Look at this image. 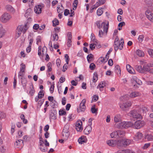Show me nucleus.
Returning <instances> with one entry per match:
<instances>
[{"label": "nucleus", "mask_w": 153, "mask_h": 153, "mask_svg": "<svg viewBox=\"0 0 153 153\" xmlns=\"http://www.w3.org/2000/svg\"><path fill=\"white\" fill-rule=\"evenodd\" d=\"M96 44H91L90 45V48L91 50H93L95 48Z\"/></svg>", "instance_id": "nucleus-56"}, {"label": "nucleus", "mask_w": 153, "mask_h": 153, "mask_svg": "<svg viewBox=\"0 0 153 153\" xmlns=\"http://www.w3.org/2000/svg\"><path fill=\"white\" fill-rule=\"evenodd\" d=\"M143 137V134L140 132H137L134 137V140L135 141H139L142 139Z\"/></svg>", "instance_id": "nucleus-10"}, {"label": "nucleus", "mask_w": 153, "mask_h": 153, "mask_svg": "<svg viewBox=\"0 0 153 153\" xmlns=\"http://www.w3.org/2000/svg\"><path fill=\"white\" fill-rule=\"evenodd\" d=\"M144 38V36L143 35H140L138 38L139 41L140 42H142Z\"/></svg>", "instance_id": "nucleus-54"}, {"label": "nucleus", "mask_w": 153, "mask_h": 153, "mask_svg": "<svg viewBox=\"0 0 153 153\" xmlns=\"http://www.w3.org/2000/svg\"><path fill=\"white\" fill-rule=\"evenodd\" d=\"M53 26L54 27L59 24V22L57 19L55 18L53 21Z\"/></svg>", "instance_id": "nucleus-36"}, {"label": "nucleus", "mask_w": 153, "mask_h": 153, "mask_svg": "<svg viewBox=\"0 0 153 153\" xmlns=\"http://www.w3.org/2000/svg\"><path fill=\"white\" fill-rule=\"evenodd\" d=\"M150 146V143H149L145 144L142 147L143 149H145L148 148Z\"/></svg>", "instance_id": "nucleus-51"}, {"label": "nucleus", "mask_w": 153, "mask_h": 153, "mask_svg": "<svg viewBox=\"0 0 153 153\" xmlns=\"http://www.w3.org/2000/svg\"><path fill=\"white\" fill-rule=\"evenodd\" d=\"M23 141L22 140H19L16 141L14 143V146L15 148L21 149L23 146Z\"/></svg>", "instance_id": "nucleus-9"}, {"label": "nucleus", "mask_w": 153, "mask_h": 153, "mask_svg": "<svg viewBox=\"0 0 153 153\" xmlns=\"http://www.w3.org/2000/svg\"><path fill=\"white\" fill-rule=\"evenodd\" d=\"M63 138L66 140L69 135V133L68 132V128L66 127H64L62 132Z\"/></svg>", "instance_id": "nucleus-8"}, {"label": "nucleus", "mask_w": 153, "mask_h": 153, "mask_svg": "<svg viewBox=\"0 0 153 153\" xmlns=\"http://www.w3.org/2000/svg\"><path fill=\"white\" fill-rule=\"evenodd\" d=\"M95 67V65L93 63H91L90 65L89 68L91 70H94Z\"/></svg>", "instance_id": "nucleus-58"}, {"label": "nucleus", "mask_w": 153, "mask_h": 153, "mask_svg": "<svg viewBox=\"0 0 153 153\" xmlns=\"http://www.w3.org/2000/svg\"><path fill=\"white\" fill-rule=\"evenodd\" d=\"M47 67L48 68V72H50L52 71V68H51V66L52 65L51 63V62H49L48 64L47 65Z\"/></svg>", "instance_id": "nucleus-43"}, {"label": "nucleus", "mask_w": 153, "mask_h": 153, "mask_svg": "<svg viewBox=\"0 0 153 153\" xmlns=\"http://www.w3.org/2000/svg\"><path fill=\"white\" fill-rule=\"evenodd\" d=\"M39 147L41 151L43 152H45L48 150V148H45L44 146V145H42V146H39Z\"/></svg>", "instance_id": "nucleus-45"}, {"label": "nucleus", "mask_w": 153, "mask_h": 153, "mask_svg": "<svg viewBox=\"0 0 153 153\" xmlns=\"http://www.w3.org/2000/svg\"><path fill=\"white\" fill-rule=\"evenodd\" d=\"M103 11L101 8H99L97 11V13L98 16H101L103 13Z\"/></svg>", "instance_id": "nucleus-40"}, {"label": "nucleus", "mask_w": 153, "mask_h": 153, "mask_svg": "<svg viewBox=\"0 0 153 153\" xmlns=\"http://www.w3.org/2000/svg\"><path fill=\"white\" fill-rule=\"evenodd\" d=\"M93 58V55L91 53L88 54L87 57V60L89 63L91 62Z\"/></svg>", "instance_id": "nucleus-32"}, {"label": "nucleus", "mask_w": 153, "mask_h": 153, "mask_svg": "<svg viewBox=\"0 0 153 153\" xmlns=\"http://www.w3.org/2000/svg\"><path fill=\"white\" fill-rule=\"evenodd\" d=\"M11 18V16L8 13H4L1 16L0 20L3 22H6Z\"/></svg>", "instance_id": "nucleus-5"}, {"label": "nucleus", "mask_w": 153, "mask_h": 153, "mask_svg": "<svg viewBox=\"0 0 153 153\" xmlns=\"http://www.w3.org/2000/svg\"><path fill=\"white\" fill-rule=\"evenodd\" d=\"M25 68V65L22 63L21 64V68L20 71L24 72Z\"/></svg>", "instance_id": "nucleus-47"}, {"label": "nucleus", "mask_w": 153, "mask_h": 153, "mask_svg": "<svg viewBox=\"0 0 153 153\" xmlns=\"http://www.w3.org/2000/svg\"><path fill=\"white\" fill-rule=\"evenodd\" d=\"M110 136L112 138H118V134L117 131L113 132L110 134Z\"/></svg>", "instance_id": "nucleus-29"}, {"label": "nucleus", "mask_w": 153, "mask_h": 153, "mask_svg": "<svg viewBox=\"0 0 153 153\" xmlns=\"http://www.w3.org/2000/svg\"><path fill=\"white\" fill-rule=\"evenodd\" d=\"M153 1V0H145L146 4L148 7H150L152 5V3Z\"/></svg>", "instance_id": "nucleus-33"}, {"label": "nucleus", "mask_w": 153, "mask_h": 153, "mask_svg": "<svg viewBox=\"0 0 153 153\" xmlns=\"http://www.w3.org/2000/svg\"><path fill=\"white\" fill-rule=\"evenodd\" d=\"M146 138L148 141H152L153 140V136L151 134H148L146 136Z\"/></svg>", "instance_id": "nucleus-39"}, {"label": "nucleus", "mask_w": 153, "mask_h": 153, "mask_svg": "<svg viewBox=\"0 0 153 153\" xmlns=\"http://www.w3.org/2000/svg\"><path fill=\"white\" fill-rule=\"evenodd\" d=\"M42 91H39L38 94V96L39 97L40 99L43 97L44 96V94H42Z\"/></svg>", "instance_id": "nucleus-62"}, {"label": "nucleus", "mask_w": 153, "mask_h": 153, "mask_svg": "<svg viewBox=\"0 0 153 153\" xmlns=\"http://www.w3.org/2000/svg\"><path fill=\"white\" fill-rule=\"evenodd\" d=\"M132 103L130 102H126L120 104V107L122 110L125 111L126 109L131 106Z\"/></svg>", "instance_id": "nucleus-7"}, {"label": "nucleus", "mask_w": 153, "mask_h": 153, "mask_svg": "<svg viewBox=\"0 0 153 153\" xmlns=\"http://www.w3.org/2000/svg\"><path fill=\"white\" fill-rule=\"evenodd\" d=\"M116 145H117L118 147H120L123 145V139H120L118 140H115Z\"/></svg>", "instance_id": "nucleus-20"}, {"label": "nucleus", "mask_w": 153, "mask_h": 153, "mask_svg": "<svg viewBox=\"0 0 153 153\" xmlns=\"http://www.w3.org/2000/svg\"><path fill=\"white\" fill-rule=\"evenodd\" d=\"M5 30L3 29L2 25L0 23V38L2 37L5 35Z\"/></svg>", "instance_id": "nucleus-23"}, {"label": "nucleus", "mask_w": 153, "mask_h": 153, "mask_svg": "<svg viewBox=\"0 0 153 153\" xmlns=\"http://www.w3.org/2000/svg\"><path fill=\"white\" fill-rule=\"evenodd\" d=\"M105 86V82H102L100 83V84L97 86V88H100V91H102L101 89L103 88Z\"/></svg>", "instance_id": "nucleus-31"}, {"label": "nucleus", "mask_w": 153, "mask_h": 153, "mask_svg": "<svg viewBox=\"0 0 153 153\" xmlns=\"http://www.w3.org/2000/svg\"><path fill=\"white\" fill-rule=\"evenodd\" d=\"M149 67H153V64H149L147 65V66H144L143 67V69L144 70V72L145 71H148L150 68H149Z\"/></svg>", "instance_id": "nucleus-26"}, {"label": "nucleus", "mask_w": 153, "mask_h": 153, "mask_svg": "<svg viewBox=\"0 0 153 153\" xmlns=\"http://www.w3.org/2000/svg\"><path fill=\"white\" fill-rule=\"evenodd\" d=\"M115 125L118 128H123L131 127L133 125L131 122L123 121L120 123H116Z\"/></svg>", "instance_id": "nucleus-1"}, {"label": "nucleus", "mask_w": 153, "mask_h": 153, "mask_svg": "<svg viewBox=\"0 0 153 153\" xmlns=\"http://www.w3.org/2000/svg\"><path fill=\"white\" fill-rule=\"evenodd\" d=\"M21 82L23 86H25L26 85L27 82V80L25 78H21Z\"/></svg>", "instance_id": "nucleus-35"}, {"label": "nucleus", "mask_w": 153, "mask_h": 153, "mask_svg": "<svg viewBox=\"0 0 153 153\" xmlns=\"http://www.w3.org/2000/svg\"><path fill=\"white\" fill-rule=\"evenodd\" d=\"M5 117V114H4L0 111V120L4 118Z\"/></svg>", "instance_id": "nucleus-59"}, {"label": "nucleus", "mask_w": 153, "mask_h": 153, "mask_svg": "<svg viewBox=\"0 0 153 153\" xmlns=\"http://www.w3.org/2000/svg\"><path fill=\"white\" fill-rule=\"evenodd\" d=\"M62 104L63 105H65L66 103V99L65 97H63L62 99Z\"/></svg>", "instance_id": "nucleus-64"}, {"label": "nucleus", "mask_w": 153, "mask_h": 153, "mask_svg": "<svg viewBox=\"0 0 153 153\" xmlns=\"http://www.w3.org/2000/svg\"><path fill=\"white\" fill-rule=\"evenodd\" d=\"M140 93L139 92L135 91L131 93L130 95V97H131L134 98L140 96Z\"/></svg>", "instance_id": "nucleus-22"}, {"label": "nucleus", "mask_w": 153, "mask_h": 153, "mask_svg": "<svg viewBox=\"0 0 153 153\" xmlns=\"http://www.w3.org/2000/svg\"><path fill=\"white\" fill-rule=\"evenodd\" d=\"M42 5H38L36 6L34 8L35 12L37 14H40L42 12Z\"/></svg>", "instance_id": "nucleus-16"}, {"label": "nucleus", "mask_w": 153, "mask_h": 153, "mask_svg": "<svg viewBox=\"0 0 153 153\" xmlns=\"http://www.w3.org/2000/svg\"><path fill=\"white\" fill-rule=\"evenodd\" d=\"M56 110H52L50 115V117L52 119H55L56 117Z\"/></svg>", "instance_id": "nucleus-24"}, {"label": "nucleus", "mask_w": 153, "mask_h": 153, "mask_svg": "<svg viewBox=\"0 0 153 153\" xmlns=\"http://www.w3.org/2000/svg\"><path fill=\"white\" fill-rule=\"evenodd\" d=\"M53 38L54 41H57L58 39V36L57 34L55 33L53 35Z\"/></svg>", "instance_id": "nucleus-60"}, {"label": "nucleus", "mask_w": 153, "mask_h": 153, "mask_svg": "<svg viewBox=\"0 0 153 153\" xmlns=\"http://www.w3.org/2000/svg\"><path fill=\"white\" fill-rule=\"evenodd\" d=\"M148 52L150 56L153 58V50L149 49L148 50Z\"/></svg>", "instance_id": "nucleus-48"}, {"label": "nucleus", "mask_w": 153, "mask_h": 153, "mask_svg": "<svg viewBox=\"0 0 153 153\" xmlns=\"http://www.w3.org/2000/svg\"><path fill=\"white\" fill-rule=\"evenodd\" d=\"M145 14L147 18L150 21L153 22V14L149 10H147L145 12Z\"/></svg>", "instance_id": "nucleus-12"}, {"label": "nucleus", "mask_w": 153, "mask_h": 153, "mask_svg": "<svg viewBox=\"0 0 153 153\" xmlns=\"http://www.w3.org/2000/svg\"><path fill=\"white\" fill-rule=\"evenodd\" d=\"M76 128L78 131L80 132L82 130V122L81 121H78L76 122Z\"/></svg>", "instance_id": "nucleus-11"}, {"label": "nucleus", "mask_w": 153, "mask_h": 153, "mask_svg": "<svg viewBox=\"0 0 153 153\" xmlns=\"http://www.w3.org/2000/svg\"><path fill=\"white\" fill-rule=\"evenodd\" d=\"M93 82H95L98 79L97 75L96 73L94 74V76L93 77Z\"/></svg>", "instance_id": "nucleus-50"}, {"label": "nucleus", "mask_w": 153, "mask_h": 153, "mask_svg": "<svg viewBox=\"0 0 153 153\" xmlns=\"http://www.w3.org/2000/svg\"><path fill=\"white\" fill-rule=\"evenodd\" d=\"M59 113L60 115H64L66 114L65 111L61 109L59 111Z\"/></svg>", "instance_id": "nucleus-53"}, {"label": "nucleus", "mask_w": 153, "mask_h": 153, "mask_svg": "<svg viewBox=\"0 0 153 153\" xmlns=\"http://www.w3.org/2000/svg\"><path fill=\"white\" fill-rule=\"evenodd\" d=\"M136 53L137 55H138L139 56L143 57L144 55V53L142 51L138 50L136 52Z\"/></svg>", "instance_id": "nucleus-30"}, {"label": "nucleus", "mask_w": 153, "mask_h": 153, "mask_svg": "<svg viewBox=\"0 0 153 153\" xmlns=\"http://www.w3.org/2000/svg\"><path fill=\"white\" fill-rule=\"evenodd\" d=\"M91 39L92 40H93L94 42H96L97 40L95 38V36L94 34L91 33Z\"/></svg>", "instance_id": "nucleus-55"}, {"label": "nucleus", "mask_w": 153, "mask_h": 153, "mask_svg": "<svg viewBox=\"0 0 153 153\" xmlns=\"http://www.w3.org/2000/svg\"><path fill=\"white\" fill-rule=\"evenodd\" d=\"M23 25H19V26L17 28L16 30V36H17V37H19L20 35L22 33V32L23 31Z\"/></svg>", "instance_id": "nucleus-15"}, {"label": "nucleus", "mask_w": 153, "mask_h": 153, "mask_svg": "<svg viewBox=\"0 0 153 153\" xmlns=\"http://www.w3.org/2000/svg\"><path fill=\"white\" fill-rule=\"evenodd\" d=\"M135 68L140 73H144V71L143 68L141 65H136L135 66Z\"/></svg>", "instance_id": "nucleus-25"}, {"label": "nucleus", "mask_w": 153, "mask_h": 153, "mask_svg": "<svg viewBox=\"0 0 153 153\" xmlns=\"http://www.w3.org/2000/svg\"><path fill=\"white\" fill-rule=\"evenodd\" d=\"M115 140L111 139L107 141V143L109 146H116Z\"/></svg>", "instance_id": "nucleus-19"}, {"label": "nucleus", "mask_w": 153, "mask_h": 153, "mask_svg": "<svg viewBox=\"0 0 153 153\" xmlns=\"http://www.w3.org/2000/svg\"><path fill=\"white\" fill-rule=\"evenodd\" d=\"M127 70L129 73L132 74H134L135 71L133 68L129 65H127L126 66Z\"/></svg>", "instance_id": "nucleus-18"}, {"label": "nucleus", "mask_w": 153, "mask_h": 153, "mask_svg": "<svg viewBox=\"0 0 153 153\" xmlns=\"http://www.w3.org/2000/svg\"><path fill=\"white\" fill-rule=\"evenodd\" d=\"M86 102L85 99H84L80 103L79 108L77 109L78 112H80V111H84L85 109V104Z\"/></svg>", "instance_id": "nucleus-6"}, {"label": "nucleus", "mask_w": 153, "mask_h": 153, "mask_svg": "<svg viewBox=\"0 0 153 153\" xmlns=\"http://www.w3.org/2000/svg\"><path fill=\"white\" fill-rule=\"evenodd\" d=\"M141 111H142L143 113H146V112L148 111V109L146 107H144L142 108Z\"/></svg>", "instance_id": "nucleus-52"}, {"label": "nucleus", "mask_w": 153, "mask_h": 153, "mask_svg": "<svg viewBox=\"0 0 153 153\" xmlns=\"http://www.w3.org/2000/svg\"><path fill=\"white\" fill-rule=\"evenodd\" d=\"M92 128L90 125H88L86 127L84 130V133L85 134H89L91 131Z\"/></svg>", "instance_id": "nucleus-17"}, {"label": "nucleus", "mask_w": 153, "mask_h": 153, "mask_svg": "<svg viewBox=\"0 0 153 153\" xmlns=\"http://www.w3.org/2000/svg\"><path fill=\"white\" fill-rule=\"evenodd\" d=\"M51 105L53 108L54 107H57L58 106V103L55 100L52 101L51 103Z\"/></svg>", "instance_id": "nucleus-38"}, {"label": "nucleus", "mask_w": 153, "mask_h": 153, "mask_svg": "<svg viewBox=\"0 0 153 153\" xmlns=\"http://www.w3.org/2000/svg\"><path fill=\"white\" fill-rule=\"evenodd\" d=\"M114 122L116 123L120 121L121 120V115L119 114L116 115L114 118Z\"/></svg>", "instance_id": "nucleus-21"}, {"label": "nucleus", "mask_w": 153, "mask_h": 153, "mask_svg": "<svg viewBox=\"0 0 153 153\" xmlns=\"http://www.w3.org/2000/svg\"><path fill=\"white\" fill-rule=\"evenodd\" d=\"M105 34V35L107 34H106L105 31L103 33L102 30H99L98 34L99 37H102V36H103V34Z\"/></svg>", "instance_id": "nucleus-44"}, {"label": "nucleus", "mask_w": 153, "mask_h": 153, "mask_svg": "<svg viewBox=\"0 0 153 153\" xmlns=\"http://www.w3.org/2000/svg\"><path fill=\"white\" fill-rule=\"evenodd\" d=\"M61 7L62 8H60L59 7H57V11L58 13H62L63 11V7L62 5H61Z\"/></svg>", "instance_id": "nucleus-41"}, {"label": "nucleus", "mask_w": 153, "mask_h": 153, "mask_svg": "<svg viewBox=\"0 0 153 153\" xmlns=\"http://www.w3.org/2000/svg\"><path fill=\"white\" fill-rule=\"evenodd\" d=\"M117 132L118 134V138L122 137L125 135V132L123 131L119 130L117 131Z\"/></svg>", "instance_id": "nucleus-28"}, {"label": "nucleus", "mask_w": 153, "mask_h": 153, "mask_svg": "<svg viewBox=\"0 0 153 153\" xmlns=\"http://www.w3.org/2000/svg\"><path fill=\"white\" fill-rule=\"evenodd\" d=\"M123 145L127 146L129 145L130 143H131V140L128 139H126L124 140H123Z\"/></svg>", "instance_id": "nucleus-34"}, {"label": "nucleus", "mask_w": 153, "mask_h": 153, "mask_svg": "<svg viewBox=\"0 0 153 153\" xmlns=\"http://www.w3.org/2000/svg\"><path fill=\"white\" fill-rule=\"evenodd\" d=\"M65 58L66 59V64H68V61L69 60V58L68 55L67 54H66L65 55Z\"/></svg>", "instance_id": "nucleus-61"}, {"label": "nucleus", "mask_w": 153, "mask_h": 153, "mask_svg": "<svg viewBox=\"0 0 153 153\" xmlns=\"http://www.w3.org/2000/svg\"><path fill=\"white\" fill-rule=\"evenodd\" d=\"M78 3V0H74L73 3V9L75 10L76 9Z\"/></svg>", "instance_id": "nucleus-37"}, {"label": "nucleus", "mask_w": 153, "mask_h": 153, "mask_svg": "<svg viewBox=\"0 0 153 153\" xmlns=\"http://www.w3.org/2000/svg\"><path fill=\"white\" fill-rule=\"evenodd\" d=\"M78 142L79 143L82 144L83 143L85 142V139L82 137H80L78 140Z\"/></svg>", "instance_id": "nucleus-46"}, {"label": "nucleus", "mask_w": 153, "mask_h": 153, "mask_svg": "<svg viewBox=\"0 0 153 153\" xmlns=\"http://www.w3.org/2000/svg\"><path fill=\"white\" fill-rule=\"evenodd\" d=\"M24 72L20 71L19 73L18 77L19 78L21 79V78H24V74L23 73Z\"/></svg>", "instance_id": "nucleus-49"}, {"label": "nucleus", "mask_w": 153, "mask_h": 153, "mask_svg": "<svg viewBox=\"0 0 153 153\" xmlns=\"http://www.w3.org/2000/svg\"><path fill=\"white\" fill-rule=\"evenodd\" d=\"M128 115L130 117L134 118H142L141 115L138 113L137 111L135 110H133L130 111L128 114Z\"/></svg>", "instance_id": "nucleus-4"}, {"label": "nucleus", "mask_w": 153, "mask_h": 153, "mask_svg": "<svg viewBox=\"0 0 153 153\" xmlns=\"http://www.w3.org/2000/svg\"><path fill=\"white\" fill-rule=\"evenodd\" d=\"M28 27H27V25L26 24L25 26H23V33H25L26 30H27Z\"/></svg>", "instance_id": "nucleus-57"}, {"label": "nucleus", "mask_w": 153, "mask_h": 153, "mask_svg": "<svg viewBox=\"0 0 153 153\" xmlns=\"http://www.w3.org/2000/svg\"><path fill=\"white\" fill-rule=\"evenodd\" d=\"M123 44H121L120 42H117V43H114V50L115 51H117L118 49L122 50L123 48Z\"/></svg>", "instance_id": "nucleus-13"}, {"label": "nucleus", "mask_w": 153, "mask_h": 153, "mask_svg": "<svg viewBox=\"0 0 153 153\" xmlns=\"http://www.w3.org/2000/svg\"><path fill=\"white\" fill-rule=\"evenodd\" d=\"M95 107V105H94L91 108V111L92 113H95L97 112V109H96Z\"/></svg>", "instance_id": "nucleus-42"}, {"label": "nucleus", "mask_w": 153, "mask_h": 153, "mask_svg": "<svg viewBox=\"0 0 153 153\" xmlns=\"http://www.w3.org/2000/svg\"><path fill=\"white\" fill-rule=\"evenodd\" d=\"M96 23L98 28L100 29L102 27L103 29V32L105 31L106 34L108 31L109 26L108 22H107V23L105 22H103L100 25V21H98L96 22Z\"/></svg>", "instance_id": "nucleus-2"}, {"label": "nucleus", "mask_w": 153, "mask_h": 153, "mask_svg": "<svg viewBox=\"0 0 153 153\" xmlns=\"http://www.w3.org/2000/svg\"><path fill=\"white\" fill-rule=\"evenodd\" d=\"M6 9L7 10L11 12H13L14 11V8L10 5H7L6 6Z\"/></svg>", "instance_id": "nucleus-27"}, {"label": "nucleus", "mask_w": 153, "mask_h": 153, "mask_svg": "<svg viewBox=\"0 0 153 153\" xmlns=\"http://www.w3.org/2000/svg\"><path fill=\"white\" fill-rule=\"evenodd\" d=\"M108 63L110 66H112L113 64L112 60L111 59H109L108 60Z\"/></svg>", "instance_id": "nucleus-63"}, {"label": "nucleus", "mask_w": 153, "mask_h": 153, "mask_svg": "<svg viewBox=\"0 0 153 153\" xmlns=\"http://www.w3.org/2000/svg\"><path fill=\"white\" fill-rule=\"evenodd\" d=\"M132 126L131 127H133L135 129H139L143 126L145 124V122L141 120H138L133 123H132Z\"/></svg>", "instance_id": "nucleus-3"}, {"label": "nucleus", "mask_w": 153, "mask_h": 153, "mask_svg": "<svg viewBox=\"0 0 153 153\" xmlns=\"http://www.w3.org/2000/svg\"><path fill=\"white\" fill-rule=\"evenodd\" d=\"M72 38V34L71 32H69L68 33V40L67 43V45L68 47H70L71 44V39Z\"/></svg>", "instance_id": "nucleus-14"}]
</instances>
